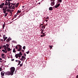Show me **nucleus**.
I'll use <instances>...</instances> for the list:
<instances>
[{"mask_svg":"<svg viewBox=\"0 0 78 78\" xmlns=\"http://www.w3.org/2000/svg\"><path fill=\"white\" fill-rule=\"evenodd\" d=\"M11 11H12V12H13V11H14V10L12 9V10H11Z\"/></svg>","mask_w":78,"mask_h":78,"instance_id":"e2e57ef3","label":"nucleus"},{"mask_svg":"<svg viewBox=\"0 0 78 78\" xmlns=\"http://www.w3.org/2000/svg\"><path fill=\"white\" fill-rule=\"evenodd\" d=\"M5 5L7 6V5H8V2L7 1V0H6V1H5Z\"/></svg>","mask_w":78,"mask_h":78,"instance_id":"f8f14e48","label":"nucleus"},{"mask_svg":"<svg viewBox=\"0 0 78 78\" xmlns=\"http://www.w3.org/2000/svg\"><path fill=\"white\" fill-rule=\"evenodd\" d=\"M38 4H39V5L41 4V2H39V3H38Z\"/></svg>","mask_w":78,"mask_h":78,"instance_id":"338daca9","label":"nucleus"},{"mask_svg":"<svg viewBox=\"0 0 78 78\" xmlns=\"http://www.w3.org/2000/svg\"><path fill=\"white\" fill-rule=\"evenodd\" d=\"M14 8H15V6H13L11 8V9H14Z\"/></svg>","mask_w":78,"mask_h":78,"instance_id":"cd10ccee","label":"nucleus"},{"mask_svg":"<svg viewBox=\"0 0 78 78\" xmlns=\"http://www.w3.org/2000/svg\"><path fill=\"white\" fill-rule=\"evenodd\" d=\"M45 20L46 22H48V20Z\"/></svg>","mask_w":78,"mask_h":78,"instance_id":"bf43d9fd","label":"nucleus"},{"mask_svg":"<svg viewBox=\"0 0 78 78\" xmlns=\"http://www.w3.org/2000/svg\"><path fill=\"white\" fill-rule=\"evenodd\" d=\"M15 56L16 57V58H18V57L20 58V57H21V55L19 54V53H18L16 54Z\"/></svg>","mask_w":78,"mask_h":78,"instance_id":"39448f33","label":"nucleus"},{"mask_svg":"<svg viewBox=\"0 0 78 78\" xmlns=\"http://www.w3.org/2000/svg\"><path fill=\"white\" fill-rule=\"evenodd\" d=\"M5 24H4L3 25L2 27H3V29H4V28H5Z\"/></svg>","mask_w":78,"mask_h":78,"instance_id":"473e14b6","label":"nucleus"},{"mask_svg":"<svg viewBox=\"0 0 78 78\" xmlns=\"http://www.w3.org/2000/svg\"><path fill=\"white\" fill-rule=\"evenodd\" d=\"M10 40H11V38H9L8 39H7V40H6V41L7 42H9V41H10Z\"/></svg>","mask_w":78,"mask_h":78,"instance_id":"4468645a","label":"nucleus"},{"mask_svg":"<svg viewBox=\"0 0 78 78\" xmlns=\"http://www.w3.org/2000/svg\"><path fill=\"white\" fill-rule=\"evenodd\" d=\"M5 56H3L2 57V58H5Z\"/></svg>","mask_w":78,"mask_h":78,"instance_id":"6e6d98bb","label":"nucleus"},{"mask_svg":"<svg viewBox=\"0 0 78 78\" xmlns=\"http://www.w3.org/2000/svg\"><path fill=\"white\" fill-rule=\"evenodd\" d=\"M13 4V3H11V5H12V4Z\"/></svg>","mask_w":78,"mask_h":78,"instance_id":"69168bd1","label":"nucleus"},{"mask_svg":"<svg viewBox=\"0 0 78 78\" xmlns=\"http://www.w3.org/2000/svg\"><path fill=\"white\" fill-rule=\"evenodd\" d=\"M46 26V25H44V26H43V27H42V29H43L44 28V29H45V26Z\"/></svg>","mask_w":78,"mask_h":78,"instance_id":"4be33fe9","label":"nucleus"},{"mask_svg":"<svg viewBox=\"0 0 78 78\" xmlns=\"http://www.w3.org/2000/svg\"><path fill=\"white\" fill-rule=\"evenodd\" d=\"M19 60H16L15 61L16 62H18L19 61Z\"/></svg>","mask_w":78,"mask_h":78,"instance_id":"4d7b16f0","label":"nucleus"},{"mask_svg":"<svg viewBox=\"0 0 78 78\" xmlns=\"http://www.w3.org/2000/svg\"><path fill=\"white\" fill-rule=\"evenodd\" d=\"M30 53V51H28L26 53L27 54H28Z\"/></svg>","mask_w":78,"mask_h":78,"instance_id":"ea45409f","label":"nucleus"},{"mask_svg":"<svg viewBox=\"0 0 78 78\" xmlns=\"http://www.w3.org/2000/svg\"><path fill=\"white\" fill-rule=\"evenodd\" d=\"M7 38H8L7 37H5V38H4V41H6V40L7 39Z\"/></svg>","mask_w":78,"mask_h":78,"instance_id":"412c9836","label":"nucleus"},{"mask_svg":"<svg viewBox=\"0 0 78 78\" xmlns=\"http://www.w3.org/2000/svg\"><path fill=\"white\" fill-rule=\"evenodd\" d=\"M2 68H0V71H2Z\"/></svg>","mask_w":78,"mask_h":78,"instance_id":"8fccbe9b","label":"nucleus"},{"mask_svg":"<svg viewBox=\"0 0 78 78\" xmlns=\"http://www.w3.org/2000/svg\"><path fill=\"white\" fill-rule=\"evenodd\" d=\"M58 3H61L62 2V0H58Z\"/></svg>","mask_w":78,"mask_h":78,"instance_id":"aec40b11","label":"nucleus"},{"mask_svg":"<svg viewBox=\"0 0 78 78\" xmlns=\"http://www.w3.org/2000/svg\"><path fill=\"white\" fill-rule=\"evenodd\" d=\"M19 3H18L16 4L15 6L16 8H17V7H18V6H19Z\"/></svg>","mask_w":78,"mask_h":78,"instance_id":"a211bd4d","label":"nucleus"},{"mask_svg":"<svg viewBox=\"0 0 78 78\" xmlns=\"http://www.w3.org/2000/svg\"><path fill=\"white\" fill-rule=\"evenodd\" d=\"M6 48H4V49H5V51H7V50H6Z\"/></svg>","mask_w":78,"mask_h":78,"instance_id":"c03bdc74","label":"nucleus"},{"mask_svg":"<svg viewBox=\"0 0 78 78\" xmlns=\"http://www.w3.org/2000/svg\"><path fill=\"white\" fill-rule=\"evenodd\" d=\"M23 16V15H22V13H21L20 14V16L19 17H21V16Z\"/></svg>","mask_w":78,"mask_h":78,"instance_id":"c756f323","label":"nucleus"},{"mask_svg":"<svg viewBox=\"0 0 78 78\" xmlns=\"http://www.w3.org/2000/svg\"><path fill=\"white\" fill-rule=\"evenodd\" d=\"M6 11H7V12H9V11H11V10L9 9H7V10H6Z\"/></svg>","mask_w":78,"mask_h":78,"instance_id":"393cba45","label":"nucleus"},{"mask_svg":"<svg viewBox=\"0 0 78 78\" xmlns=\"http://www.w3.org/2000/svg\"><path fill=\"white\" fill-rule=\"evenodd\" d=\"M46 19H49V17H48H48H46Z\"/></svg>","mask_w":78,"mask_h":78,"instance_id":"37998d69","label":"nucleus"},{"mask_svg":"<svg viewBox=\"0 0 78 78\" xmlns=\"http://www.w3.org/2000/svg\"><path fill=\"white\" fill-rule=\"evenodd\" d=\"M0 41H2V42H3V40L1 39L0 40Z\"/></svg>","mask_w":78,"mask_h":78,"instance_id":"de8ad7c7","label":"nucleus"},{"mask_svg":"<svg viewBox=\"0 0 78 78\" xmlns=\"http://www.w3.org/2000/svg\"><path fill=\"white\" fill-rule=\"evenodd\" d=\"M22 58H20V60L22 61H25L26 59V57L24 56H21Z\"/></svg>","mask_w":78,"mask_h":78,"instance_id":"20e7f679","label":"nucleus"},{"mask_svg":"<svg viewBox=\"0 0 78 78\" xmlns=\"http://www.w3.org/2000/svg\"><path fill=\"white\" fill-rule=\"evenodd\" d=\"M11 75H13L14 74V72L15 71V68L14 67H11L10 69Z\"/></svg>","mask_w":78,"mask_h":78,"instance_id":"f257e3e1","label":"nucleus"},{"mask_svg":"<svg viewBox=\"0 0 78 78\" xmlns=\"http://www.w3.org/2000/svg\"><path fill=\"white\" fill-rule=\"evenodd\" d=\"M20 62H21V61H19V63L18 64V65H20Z\"/></svg>","mask_w":78,"mask_h":78,"instance_id":"7c9ffc66","label":"nucleus"},{"mask_svg":"<svg viewBox=\"0 0 78 78\" xmlns=\"http://www.w3.org/2000/svg\"><path fill=\"white\" fill-rule=\"evenodd\" d=\"M2 56H5V54H2Z\"/></svg>","mask_w":78,"mask_h":78,"instance_id":"4c0bfd02","label":"nucleus"},{"mask_svg":"<svg viewBox=\"0 0 78 78\" xmlns=\"http://www.w3.org/2000/svg\"><path fill=\"white\" fill-rule=\"evenodd\" d=\"M49 47H50V49L52 48V46H49Z\"/></svg>","mask_w":78,"mask_h":78,"instance_id":"e433bc0d","label":"nucleus"},{"mask_svg":"<svg viewBox=\"0 0 78 78\" xmlns=\"http://www.w3.org/2000/svg\"><path fill=\"white\" fill-rule=\"evenodd\" d=\"M3 39H4L5 37H6V35H4L3 36Z\"/></svg>","mask_w":78,"mask_h":78,"instance_id":"c85d7f7f","label":"nucleus"},{"mask_svg":"<svg viewBox=\"0 0 78 78\" xmlns=\"http://www.w3.org/2000/svg\"><path fill=\"white\" fill-rule=\"evenodd\" d=\"M2 51H3L4 53H5V50L4 49H3L2 50Z\"/></svg>","mask_w":78,"mask_h":78,"instance_id":"79ce46f5","label":"nucleus"},{"mask_svg":"<svg viewBox=\"0 0 78 78\" xmlns=\"http://www.w3.org/2000/svg\"><path fill=\"white\" fill-rule=\"evenodd\" d=\"M16 48H14L13 49V53H16Z\"/></svg>","mask_w":78,"mask_h":78,"instance_id":"6ab92c4d","label":"nucleus"},{"mask_svg":"<svg viewBox=\"0 0 78 78\" xmlns=\"http://www.w3.org/2000/svg\"><path fill=\"white\" fill-rule=\"evenodd\" d=\"M5 53H7V52H8V51H5Z\"/></svg>","mask_w":78,"mask_h":78,"instance_id":"603ef678","label":"nucleus"},{"mask_svg":"<svg viewBox=\"0 0 78 78\" xmlns=\"http://www.w3.org/2000/svg\"><path fill=\"white\" fill-rule=\"evenodd\" d=\"M1 47H3L4 48H7V47H6V46L5 45H4V46H3L2 45L1 46Z\"/></svg>","mask_w":78,"mask_h":78,"instance_id":"f3484780","label":"nucleus"},{"mask_svg":"<svg viewBox=\"0 0 78 78\" xmlns=\"http://www.w3.org/2000/svg\"><path fill=\"white\" fill-rule=\"evenodd\" d=\"M19 55L21 56H22V54L21 52H20V53H19Z\"/></svg>","mask_w":78,"mask_h":78,"instance_id":"a878e982","label":"nucleus"},{"mask_svg":"<svg viewBox=\"0 0 78 78\" xmlns=\"http://www.w3.org/2000/svg\"><path fill=\"white\" fill-rule=\"evenodd\" d=\"M13 3L14 4V6H15L16 5V3L13 2Z\"/></svg>","mask_w":78,"mask_h":78,"instance_id":"a18cd8bd","label":"nucleus"},{"mask_svg":"<svg viewBox=\"0 0 78 78\" xmlns=\"http://www.w3.org/2000/svg\"><path fill=\"white\" fill-rule=\"evenodd\" d=\"M23 8H24L25 7V6H22Z\"/></svg>","mask_w":78,"mask_h":78,"instance_id":"680f3d73","label":"nucleus"},{"mask_svg":"<svg viewBox=\"0 0 78 78\" xmlns=\"http://www.w3.org/2000/svg\"><path fill=\"white\" fill-rule=\"evenodd\" d=\"M21 50L22 52H23V51H24V50H23V49H21Z\"/></svg>","mask_w":78,"mask_h":78,"instance_id":"09e8293b","label":"nucleus"},{"mask_svg":"<svg viewBox=\"0 0 78 78\" xmlns=\"http://www.w3.org/2000/svg\"><path fill=\"white\" fill-rule=\"evenodd\" d=\"M22 66H23V64H20V67H22Z\"/></svg>","mask_w":78,"mask_h":78,"instance_id":"f704fd0d","label":"nucleus"},{"mask_svg":"<svg viewBox=\"0 0 78 78\" xmlns=\"http://www.w3.org/2000/svg\"><path fill=\"white\" fill-rule=\"evenodd\" d=\"M5 5V4L3 3H2L0 5V8H3V6Z\"/></svg>","mask_w":78,"mask_h":78,"instance_id":"6e6552de","label":"nucleus"},{"mask_svg":"<svg viewBox=\"0 0 78 78\" xmlns=\"http://www.w3.org/2000/svg\"><path fill=\"white\" fill-rule=\"evenodd\" d=\"M5 75H11V73L9 71H7L5 73Z\"/></svg>","mask_w":78,"mask_h":78,"instance_id":"0eeeda50","label":"nucleus"},{"mask_svg":"<svg viewBox=\"0 0 78 78\" xmlns=\"http://www.w3.org/2000/svg\"><path fill=\"white\" fill-rule=\"evenodd\" d=\"M60 5V3H58V4L55 6V8H58V7H59Z\"/></svg>","mask_w":78,"mask_h":78,"instance_id":"9d476101","label":"nucleus"},{"mask_svg":"<svg viewBox=\"0 0 78 78\" xmlns=\"http://www.w3.org/2000/svg\"><path fill=\"white\" fill-rule=\"evenodd\" d=\"M17 46H18V47H19V48H18V49L17 50V51H21V50H22V46H21L20 44H18L17 45Z\"/></svg>","mask_w":78,"mask_h":78,"instance_id":"7ed1b4c3","label":"nucleus"},{"mask_svg":"<svg viewBox=\"0 0 78 78\" xmlns=\"http://www.w3.org/2000/svg\"><path fill=\"white\" fill-rule=\"evenodd\" d=\"M41 27L42 28V27H43V24H41V26H40V27Z\"/></svg>","mask_w":78,"mask_h":78,"instance_id":"58836bf2","label":"nucleus"},{"mask_svg":"<svg viewBox=\"0 0 78 78\" xmlns=\"http://www.w3.org/2000/svg\"><path fill=\"white\" fill-rule=\"evenodd\" d=\"M18 46H16L15 47V48H16V49H18Z\"/></svg>","mask_w":78,"mask_h":78,"instance_id":"c9c22d12","label":"nucleus"},{"mask_svg":"<svg viewBox=\"0 0 78 78\" xmlns=\"http://www.w3.org/2000/svg\"><path fill=\"white\" fill-rule=\"evenodd\" d=\"M24 56H26V54H24Z\"/></svg>","mask_w":78,"mask_h":78,"instance_id":"13d9d810","label":"nucleus"},{"mask_svg":"<svg viewBox=\"0 0 78 78\" xmlns=\"http://www.w3.org/2000/svg\"><path fill=\"white\" fill-rule=\"evenodd\" d=\"M41 34H42V33H43V31H44V30L41 29Z\"/></svg>","mask_w":78,"mask_h":78,"instance_id":"b1692460","label":"nucleus"},{"mask_svg":"<svg viewBox=\"0 0 78 78\" xmlns=\"http://www.w3.org/2000/svg\"><path fill=\"white\" fill-rule=\"evenodd\" d=\"M51 6H54L55 5V1H53L52 2H51Z\"/></svg>","mask_w":78,"mask_h":78,"instance_id":"1a4fd4ad","label":"nucleus"},{"mask_svg":"<svg viewBox=\"0 0 78 78\" xmlns=\"http://www.w3.org/2000/svg\"><path fill=\"white\" fill-rule=\"evenodd\" d=\"M42 34H44V36H45V33H42Z\"/></svg>","mask_w":78,"mask_h":78,"instance_id":"a19ab883","label":"nucleus"},{"mask_svg":"<svg viewBox=\"0 0 78 78\" xmlns=\"http://www.w3.org/2000/svg\"><path fill=\"white\" fill-rule=\"evenodd\" d=\"M40 36L41 37H44V36H43V35H41Z\"/></svg>","mask_w":78,"mask_h":78,"instance_id":"3c124183","label":"nucleus"},{"mask_svg":"<svg viewBox=\"0 0 78 78\" xmlns=\"http://www.w3.org/2000/svg\"><path fill=\"white\" fill-rule=\"evenodd\" d=\"M1 75L2 76H4L5 75V72L3 71L1 72Z\"/></svg>","mask_w":78,"mask_h":78,"instance_id":"9b49d317","label":"nucleus"},{"mask_svg":"<svg viewBox=\"0 0 78 78\" xmlns=\"http://www.w3.org/2000/svg\"><path fill=\"white\" fill-rule=\"evenodd\" d=\"M7 0V1H8V3H9V2H9L10 1H12V0Z\"/></svg>","mask_w":78,"mask_h":78,"instance_id":"2f4dec72","label":"nucleus"},{"mask_svg":"<svg viewBox=\"0 0 78 78\" xmlns=\"http://www.w3.org/2000/svg\"><path fill=\"white\" fill-rule=\"evenodd\" d=\"M76 78H78V75L76 76Z\"/></svg>","mask_w":78,"mask_h":78,"instance_id":"052dcab7","label":"nucleus"},{"mask_svg":"<svg viewBox=\"0 0 78 78\" xmlns=\"http://www.w3.org/2000/svg\"><path fill=\"white\" fill-rule=\"evenodd\" d=\"M10 16H12V14H11V15H10Z\"/></svg>","mask_w":78,"mask_h":78,"instance_id":"774afa93","label":"nucleus"},{"mask_svg":"<svg viewBox=\"0 0 78 78\" xmlns=\"http://www.w3.org/2000/svg\"><path fill=\"white\" fill-rule=\"evenodd\" d=\"M23 49H24V50H25V48H26V47L25 46H24L23 48Z\"/></svg>","mask_w":78,"mask_h":78,"instance_id":"bb28decb","label":"nucleus"},{"mask_svg":"<svg viewBox=\"0 0 78 78\" xmlns=\"http://www.w3.org/2000/svg\"><path fill=\"white\" fill-rule=\"evenodd\" d=\"M11 61H14V59H12Z\"/></svg>","mask_w":78,"mask_h":78,"instance_id":"864d4df0","label":"nucleus"},{"mask_svg":"<svg viewBox=\"0 0 78 78\" xmlns=\"http://www.w3.org/2000/svg\"><path fill=\"white\" fill-rule=\"evenodd\" d=\"M0 60H2V58H0Z\"/></svg>","mask_w":78,"mask_h":78,"instance_id":"0e129e2a","label":"nucleus"},{"mask_svg":"<svg viewBox=\"0 0 78 78\" xmlns=\"http://www.w3.org/2000/svg\"><path fill=\"white\" fill-rule=\"evenodd\" d=\"M6 45L7 46V47H9V44H6Z\"/></svg>","mask_w":78,"mask_h":78,"instance_id":"72a5a7b5","label":"nucleus"},{"mask_svg":"<svg viewBox=\"0 0 78 78\" xmlns=\"http://www.w3.org/2000/svg\"><path fill=\"white\" fill-rule=\"evenodd\" d=\"M8 9V6L3 7L2 9L3 11V12H4V13H6V9Z\"/></svg>","mask_w":78,"mask_h":78,"instance_id":"f03ea898","label":"nucleus"},{"mask_svg":"<svg viewBox=\"0 0 78 78\" xmlns=\"http://www.w3.org/2000/svg\"><path fill=\"white\" fill-rule=\"evenodd\" d=\"M14 17H15V18H16V17H17V15H14Z\"/></svg>","mask_w":78,"mask_h":78,"instance_id":"49530a36","label":"nucleus"},{"mask_svg":"<svg viewBox=\"0 0 78 78\" xmlns=\"http://www.w3.org/2000/svg\"><path fill=\"white\" fill-rule=\"evenodd\" d=\"M7 50L8 51H11V48L9 47H7Z\"/></svg>","mask_w":78,"mask_h":78,"instance_id":"ddd939ff","label":"nucleus"},{"mask_svg":"<svg viewBox=\"0 0 78 78\" xmlns=\"http://www.w3.org/2000/svg\"><path fill=\"white\" fill-rule=\"evenodd\" d=\"M8 5L9 9H11V7L12 6V5H11V3H10V2H9ZM10 5H11V6H10Z\"/></svg>","mask_w":78,"mask_h":78,"instance_id":"423d86ee","label":"nucleus"},{"mask_svg":"<svg viewBox=\"0 0 78 78\" xmlns=\"http://www.w3.org/2000/svg\"><path fill=\"white\" fill-rule=\"evenodd\" d=\"M5 13V15H4V17H6L7 16V15H8V13Z\"/></svg>","mask_w":78,"mask_h":78,"instance_id":"dca6fc26","label":"nucleus"},{"mask_svg":"<svg viewBox=\"0 0 78 78\" xmlns=\"http://www.w3.org/2000/svg\"><path fill=\"white\" fill-rule=\"evenodd\" d=\"M9 13H10V14H12V12L11 11H9Z\"/></svg>","mask_w":78,"mask_h":78,"instance_id":"5fc2aeb1","label":"nucleus"},{"mask_svg":"<svg viewBox=\"0 0 78 78\" xmlns=\"http://www.w3.org/2000/svg\"><path fill=\"white\" fill-rule=\"evenodd\" d=\"M20 12H21V11H20V10H18L16 14H17V13H20Z\"/></svg>","mask_w":78,"mask_h":78,"instance_id":"5701e85b","label":"nucleus"},{"mask_svg":"<svg viewBox=\"0 0 78 78\" xmlns=\"http://www.w3.org/2000/svg\"><path fill=\"white\" fill-rule=\"evenodd\" d=\"M49 11H51L53 10V8H52L51 7H49Z\"/></svg>","mask_w":78,"mask_h":78,"instance_id":"2eb2a0df","label":"nucleus"}]
</instances>
